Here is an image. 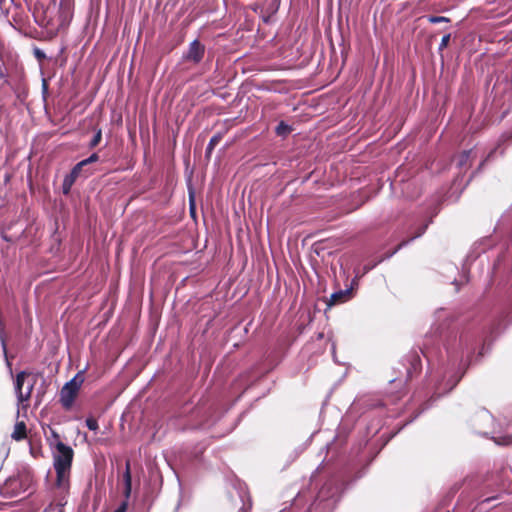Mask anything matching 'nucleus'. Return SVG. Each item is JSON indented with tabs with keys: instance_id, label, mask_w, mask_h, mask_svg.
Instances as JSON below:
<instances>
[{
	"instance_id": "1",
	"label": "nucleus",
	"mask_w": 512,
	"mask_h": 512,
	"mask_svg": "<svg viewBox=\"0 0 512 512\" xmlns=\"http://www.w3.org/2000/svg\"><path fill=\"white\" fill-rule=\"evenodd\" d=\"M53 435L55 438L59 439L58 434L53 433ZM73 458V449L58 440L55 444V451L53 452V466L56 472L55 488L61 494H66L69 491Z\"/></svg>"
},
{
	"instance_id": "2",
	"label": "nucleus",
	"mask_w": 512,
	"mask_h": 512,
	"mask_svg": "<svg viewBox=\"0 0 512 512\" xmlns=\"http://www.w3.org/2000/svg\"><path fill=\"white\" fill-rule=\"evenodd\" d=\"M409 361L411 368L407 370L405 378L393 377L389 379L390 393L395 400L402 398L406 394V383L412 377V371L419 372L421 369V359L417 353H412Z\"/></svg>"
},
{
	"instance_id": "3",
	"label": "nucleus",
	"mask_w": 512,
	"mask_h": 512,
	"mask_svg": "<svg viewBox=\"0 0 512 512\" xmlns=\"http://www.w3.org/2000/svg\"><path fill=\"white\" fill-rule=\"evenodd\" d=\"M83 381V377L78 373L61 388L59 401L66 411L72 408Z\"/></svg>"
},
{
	"instance_id": "4",
	"label": "nucleus",
	"mask_w": 512,
	"mask_h": 512,
	"mask_svg": "<svg viewBox=\"0 0 512 512\" xmlns=\"http://www.w3.org/2000/svg\"><path fill=\"white\" fill-rule=\"evenodd\" d=\"M30 375L27 371H21L17 373L15 379V392L17 395L18 403L21 404L24 408L28 406V401L31 398V394L34 388L35 382H32L27 385L24 390L25 379Z\"/></svg>"
},
{
	"instance_id": "5",
	"label": "nucleus",
	"mask_w": 512,
	"mask_h": 512,
	"mask_svg": "<svg viewBox=\"0 0 512 512\" xmlns=\"http://www.w3.org/2000/svg\"><path fill=\"white\" fill-rule=\"evenodd\" d=\"M27 484L20 475L9 477L3 487L2 493L10 497L19 495L21 492L26 491Z\"/></svg>"
},
{
	"instance_id": "6",
	"label": "nucleus",
	"mask_w": 512,
	"mask_h": 512,
	"mask_svg": "<svg viewBox=\"0 0 512 512\" xmlns=\"http://www.w3.org/2000/svg\"><path fill=\"white\" fill-rule=\"evenodd\" d=\"M123 483H124L123 494L125 496V500L120 504V506L115 510V512H126L127 507H128V499L131 495V490H132V476H131L130 460H126V462H125V471L123 473Z\"/></svg>"
},
{
	"instance_id": "7",
	"label": "nucleus",
	"mask_w": 512,
	"mask_h": 512,
	"mask_svg": "<svg viewBox=\"0 0 512 512\" xmlns=\"http://www.w3.org/2000/svg\"><path fill=\"white\" fill-rule=\"evenodd\" d=\"M205 55V46L198 40L190 43L189 48L183 55V60L199 64Z\"/></svg>"
},
{
	"instance_id": "8",
	"label": "nucleus",
	"mask_w": 512,
	"mask_h": 512,
	"mask_svg": "<svg viewBox=\"0 0 512 512\" xmlns=\"http://www.w3.org/2000/svg\"><path fill=\"white\" fill-rule=\"evenodd\" d=\"M349 297H350L349 290H345V291L341 290V291L335 292L330 296L328 305L332 306V305H336L339 303H343V302L347 301Z\"/></svg>"
},
{
	"instance_id": "9",
	"label": "nucleus",
	"mask_w": 512,
	"mask_h": 512,
	"mask_svg": "<svg viewBox=\"0 0 512 512\" xmlns=\"http://www.w3.org/2000/svg\"><path fill=\"white\" fill-rule=\"evenodd\" d=\"M11 436L16 441L24 440L27 437L26 424L23 421L17 422Z\"/></svg>"
},
{
	"instance_id": "10",
	"label": "nucleus",
	"mask_w": 512,
	"mask_h": 512,
	"mask_svg": "<svg viewBox=\"0 0 512 512\" xmlns=\"http://www.w3.org/2000/svg\"><path fill=\"white\" fill-rule=\"evenodd\" d=\"M223 138V134L222 133H216L215 135L212 136V138L210 139L208 145H207V148H206V152H205V156L206 158H210L211 157V154L214 150V148L219 144V142L222 140Z\"/></svg>"
},
{
	"instance_id": "11",
	"label": "nucleus",
	"mask_w": 512,
	"mask_h": 512,
	"mask_svg": "<svg viewBox=\"0 0 512 512\" xmlns=\"http://www.w3.org/2000/svg\"><path fill=\"white\" fill-rule=\"evenodd\" d=\"M470 154L471 150H465L461 152L457 157V165L460 168H467L470 166Z\"/></svg>"
},
{
	"instance_id": "12",
	"label": "nucleus",
	"mask_w": 512,
	"mask_h": 512,
	"mask_svg": "<svg viewBox=\"0 0 512 512\" xmlns=\"http://www.w3.org/2000/svg\"><path fill=\"white\" fill-rule=\"evenodd\" d=\"M76 178H74L72 175L67 174L62 183V192L64 195H68L71 191L72 186L76 182Z\"/></svg>"
},
{
	"instance_id": "13",
	"label": "nucleus",
	"mask_w": 512,
	"mask_h": 512,
	"mask_svg": "<svg viewBox=\"0 0 512 512\" xmlns=\"http://www.w3.org/2000/svg\"><path fill=\"white\" fill-rule=\"evenodd\" d=\"M275 131L278 136H286L292 131V128L288 124H286L284 121H281L277 125Z\"/></svg>"
},
{
	"instance_id": "14",
	"label": "nucleus",
	"mask_w": 512,
	"mask_h": 512,
	"mask_svg": "<svg viewBox=\"0 0 512 512\" xmlns=\"http://www.w3.org/2000/svg\"><path fill=\"white\" fill-rule=\"evenodd\" d=\"M101 140H102V130L100 128H97V129H95V134H94L93 138L91 139V141L89 142L88 147L90 149H94L96 146L99 145Z\"/></svg>"
},
{
	"instance_id": "15",
	"label": "nucleus",
	"mask_w": 512,
	"mask_h": 512,
	"mask_svg": "<svg viewBox=\"0 0 512 512\" xmlns=\"http://www.w3.org/2000/svg\"><path fill=\"white\" fill-rule=\"evenodd\" d=\"M86 166V164L84 163V161H80L78 162L73 168L72 170L70 171V175H72L74 178L78 179V177L81 176L82 172H83V169L84 167Z\"/></svg>"
},
{
	"instance_id": "16",
	"label": "nucleus",
	"mask_w": 512,
	"mask_h": 512,
	"mask_svg": "<svg viewBox=\"0 0 512 512\" xmlns=\"http://www.w3.org/2000/svg\"><path fill=\"white\" fill-rule=\"evenodd\" d=\"M426 226L423 227L421 229V231H419L415 236L411 237L410 239H407V240H403L402 242H400L397 247L395 248V250L393 251V254L396 253L397 251H399L402 247H404L405 245H407L410 241L414 240L415 238L421 236L425 230Z\"/></svg>"
},
{
	"instance_id": "17",
	"label": "nucleus",
	"mask_w": 512,
	"mask_h": 512,
	"mask_svg": "<svg viewBox=\"0 0 512 512\" xmlns=\"http://www.w3.org/2000/svg\"><path fill=\"white\" fill-rule=\"evenodd\" d=\"M86 426L89 430L96 431L99 428L98 421L93 417H88L86 419Z\"/></svg>"
},
{
	"instance_id": "18",
	"label": "nucleus",
	"mask_w": 512,
	"mask_h": 512,
	"mask_svg": "<svg viewBox=\"0 0 512 512\" xmlns=\"http://www.w3.org/2000/svg\"><path fill=\"white\" fill-rule=\"evenodd\" d=\"M428 21L430 23L436 24V23H441V22H449L450 19L447 17H444V16H429Z\"/></svg>"
},
{
	"instance_id": "19",
	"label": "nucleus",
	"mask_w": 512,
	"mask_h": 512,
	"mask_svg": "<svg viewBox=\"0 0 512 512\" xmlns=\"http://www.w3.org/2000/svg\"><path fill=\"white\" fill-rule=\"evenodd\" d=\"M450 37H451V35H450V34H446V35H444V36L442 37L441 42H440V45H439V49H440V50L445 49V48L449 45Z\"/></svg>"
},
{
	"instance_id": "20",
	"label": "nucleus",
	"mask_w": 512,
	"mask_h": 512,
	"mask_svg": "<svg viewBox=\"0 0 512 512\" xmlns=\"http://www.w3.org/2000/svg\"><path fill=\"white\" fill-rule=\"evenodd\" d=\"M99 160L98 153H92L88 158L84 159V163L87 165L95 163Z\"/></svg>"
},
{
	"instance_id": "21",
	"label": "nucleus",
	"mask_w": 512,
	"mask_h": 512,
	"mask_svg": "<svg viewBox=\"0 0 512 512\" xmlns=\"http://www.w3.org/2000/svg\"><path fill=\"white\" fill-rule=\"evenodd\" d=\"M35 56L39 59V60H42L45 58V54L39 50V49H36L35 50Z\"/></svg>"
},
{
	"instance_id": "22",
	"label": "nucleus",
	"mask_w": 512,
	"mask_h": 512,
	"mask_svg": "<svg viewBox=\"0 0 512 512\" xmlns=\"http://www.w3.org/2000/svg\"><path fill=\"white\" fill-rule=\"evenodd\" d=\"M5 77V72L2 68V66L0 65V80L3 79Z\"/></svg>"
},
{
	"instance_id": "23",
	"label": "nucleus",
	"mask_w": 512,
	"mask_h": 512,
	"mask_svg": "<svg viewBox=\"0 0 512 512\" xmlns=\"http://www.w3.org/2000/svg\"><path fill=\"white\" fill-rule=\"evenodd\" d=\"M92 174V172H88L87 170L85 171V177H88Z\"/></svg>"
},
{
	"instance_id": "24",
	"label": "nucleus",
	"mask_w": 512,
	"mask_h": 512,
	"mask_svg": "<svg viewBox=\"0 0 512 512\" xmlns=\"http://www.w3.org/2000/svg\"><path fill=\"white\" fill-rule=\"evenodd\" d=\"M191 212H192V213L194 212V207H193V205H191Z\"/></svg>"
}]
</instances>
